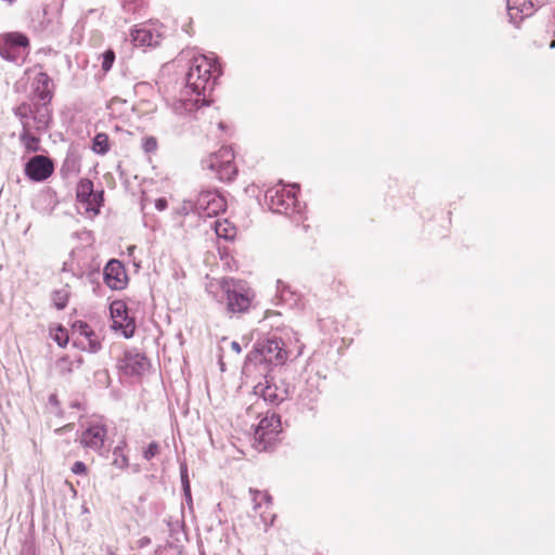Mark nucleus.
<instances>
[{
    "mask_svg": "<svg viewBox=\"0 0 555 555\" xmlns=\"http://www.w3.org/2000/svg\"><path fill=\"white\" fill-rule=\"evenodd\" d=\"M115 54L112 50L106 51L103 54L102 68L104 72H108L114 63Z\"/></svg>",
    "mask_w": 555,
    "mask_h": 555,
    "instance_id": "34",
    "label": "nucleus"
},
{
    "mask_svg": "<svg viewBox=\"0 0 555 555\" xmlns=\"http://www.w3.org/2000/svg\"><path fill=\"white\" fill-rule=\"evenodd\" d=\"M131 38L133 43L139 47H154L159 43V35L146 26L134 28Z\"/></svg>",
    "mask_w": 555,
    "mask_h": 555,
    "instance_id": "18",
    "label": "nucleus"
},
{
    "mask_svg": "<svg viewBox=\"0 0 555 555\" xmlns=\"http://www.w3.org/2000/svg\"><path fill=\"white\" fill-rule=\"evenodd\" d=\"M118 369L128 376H141L150 369L147 358L137 351H126L118 363Z\"/></svg>",
    "mask_w": 555,
    "mask_h": 555,
    "instance_id": "10",
    "label": "nucleus"
},
{
    "mask_svg": "<svg viewBox=\"0 0 555 555\" xmlns=\"http://www.w3.org/2000/svg\"><path fill=\"white\" fill-rule=\"evenodd\" d=\"M155 207L159 211L165 210L167 208V201H166V198H163V197L162 198H157L155 201Z\"/></svg>",
    "mask_w": 555,
    "mask_h": 555,
    "instance_id": "38",
    "label": "nucleus"
},
{
    "mask_svg": "<svg viewBox=\"0 0 555 555\" xmlns=\"http://www.w3.org/2000/svg\"><path fill=\"white\" fill-rule=\"evenodd\" d=\"M550 47H551L552 49H555V40H553V41L550 43Z\"/></svg>",
    "mask_w": 555,
    "mask_h": 555,
    "instance_id": "41",
    "label": "nucleus"
},
{
    "mask_svg": "<svg viewBox=\"0 0 555 555\" xmlns=\"http://www.w3.org/2000/svg\"><path fill=\"white\" fill-rule=\"evenodd\" d=\"M53 339L56 341V344L61 347L66 346L68 343V334L66 330L59 326L55 332L52 334Z\"/></svg>",
    "mask_w": 555,
    "mask_h": 555,
    "instance_id": "30",
    "label": "nucleus"
},
{
    "mask_svg": "<svg viewBox=\"0 0 555 555\" xmlns=\"http://www.w3.org/2000/svg\"><path fill=\"white\" fill-rule=\"evenodd\" d=\"M114 461H113V464L118 467V468H125L128 466V459L125 454H122V448L121 447H116L114 449Z\"/></svg>",
    "mask_w": 555,
    "mask_h": 555,
    "instance_id": "29",
    "label": "nucleus"
},
{
    "mask_svg": "<svg viewBox=\"0 0 555 555\" xmlns=\"http://www.w3.org/2000/svg\"><path fill=\"white\" fill-rule=\"evenodd\" d=\"M276 292H278L279 299L283 304H285L289 307L299 306L300 300H301L300 295L297 294L294 289H292V287L289 285L285 284L282 281H278Z\"/></svg>",
    "mask_w": 555,
    "mask_h": 555,
    "instance_id": "19",
    "label": "nucleus"
},
{
    "mask_svg": "<svg viewBox=\"0 0 555 555\" xmlns=\"http://www.w3.org/2000/svg\"><path fill=\"white\" fill-rule=\"evenodd\" d=\"M86 470H87V466L80 461L76 462L72 467V472L74 474H85Z\"/></svg>",
    "mask_w": 555,
    "mask_h": 555,
    "instance_id": "36",
    "label": "nucleus"
},
{
    "mask_svg": "<svg viewBox=\"0 0 555 555\" xmlns=\"http://www.w3.org/2000/svg\"><path fill=\"white\" fill-rule=\"evenodd\" d=\"M65 361H66L65 359H61V360L59 361V365H61V364H62V363H64Z\"/></svg>",
    "mask_w": 555,
    "mask_h": 555,
    "instance_id": "42",
    "label": "nucleus"
},
{
    "mask_svg": "<svg viewBox=\"0 0 555 555\" xmlns=\"http://www.w3.org/2000/svg\"><path fill=\"white\" fill-rule=\"evenodd\" d=\"M294 189L295 185L286 186L282 183L268 189L264 195L266 205L279 214L299 211Z\"/></svg>",
    "mask_w": 555,
    "mask_h": 555,
    "instance_id": "4",
    "label": "nucleus"
},
{
    "mask_svg": "<svg viewBox=\"0 0 555 555\" xmlns=\"http://www.w3.org/2000/svg\"><path fill=\"white\" fill-rule=\"evenodd\" d=\"M157 140L155 137H145L142 139V149L145 153H154L157 150Z\"/></svg>",
    "mask_w": 555,
    "mask_h": 555,
    "instance_id": "31",
    "label": "nucleus"
},
{
    "mask_svg": "<svg viewBox=\"0 0 555 555\" xmlns=\"http://www.w3.org/2000/svg\"><path fill=\"white\" fill-rule=\"evenodd\" d=\"M181 209L184 214L192 211L201 218H210L224 211L225 199L215 191H202L194 203L185 202Z\"/></svg>",
    "mask_w": 555,
    "mask_h": 555,
    "instance_id": "3",
    "label": "nucleus"
},
{
    "mask_svg": "<svg viewBox=\"0 0 555 555\" xmlns=\"http://www.w3.org/2000/svg\"><path fill=\"white\" fill-rule=\"evenodd\" d=\"M112 317V328L120 332L126 338L133 335L135 324L133 319L128 317L126 304L117 300L113 301L109 307Z\"/></svg>",
    "mask_w": 555,
    "mask_h": 555,
    "instance_id": "9",
    "label": "nucleus"
},
{
    "mask_svg": "<svg viewBox=\"0 0 555 555\" xmlns=\"http://www.w3.org/2000/svg\"><path fill=\"white\" fill-rule=\"evenodd\" d=\"M249 493L253 496L254 509H259L262 504L266 505V509H268L272 504V498L267 492H261L259 490L250 489Z\"/></svg>",
    "mask_w": 555,
    "mask_h": 555,
    "instance_id": "23",
    "label": "nucleus"
},
{
    "mask_svg": "<svg viewBox=\"0 0 555 555\" xmlns=\"http://www.w3.org/2000/svg\"><path fill=\"white\" fill-rule=\"evenodd\" d=\"M76 196L81 209L96 215L102 203V192L93 191V183L89 179H82L77 185Z\"/></svg>",
    "mask_w": 555,
    "mask_h": 555,
    "instance_id": "8",
    "label": "nucleus"
},
{
    "mask_svg": "<svg viewBox=\"0 0 555 555\" xmlns=\"http://www.w3.org/2000/svg\"><path fill=\"white\" fill-rule=\"evenodd\" d=\"M68 297H69V291H68L67 286L56 289L52 294L53 305L57 309H64L66 307Z\"/></svg>",
    "mask_w": 555,
    "mask_h": 555,
    "instance_id": "25",
    "label": "nucleus"
},
{
    "mask_svg": "<svg viewBox=\"0 0 555 555\" xmlns=\"http://www.w3.org/2000/svg\"><path fill=\"white\" fill-rule=\"evenodd\" d=\"M135 109L140 114H147L156 109V105L151 101H141L135 105Z\"/></svg>",
    "mask_w": 555,
    "mask_h": 555,
    "instance_id": "33",
    "label": "nucleus"
},
{
    "mask_svg": "<svg viewBox=\"0 0 555 555\" xmlns=\"http://www.w3.org/2000/svg\"><path fill=\"white\" fill-rule=\"evenodd\" d=\"M231 348L232 350H234L236 353H240L242 351L241 349V346L237 341H232L231 343Z\"/></svg>",
    "mask_w": 555,
    "mask_h": 555,
    "instance_id": "40",
    "label": "nucleus"
},
{
    "mask_svg": "<svg viewBox=\"0 0 555 555\" xmlns=\"http://www.w3.org/2000/svg\"><path fill=\"white\" fill-rule=\"evenodd\" d=\"M281 431V421L274 413L261 418L255 429V447L259 451H266L275 441Z\"/></svg>",
    "mask_w": 555,
    "mask_h": 555,
    "instance_id": "7",
    "label": "nucleus"
},
{
    "mask_svg": "<svg viewBox=\"0 0 555 555\" xmlns=\"http://www.w3.org/2000/svg\"><path fill=\"white\" fill-rule=\"evenodd\" d=\"M33 114L34 122H31L29 119H23V126H25L27 122L29 128L36 132H42L47 130L51 122V111L48 103L43 102L42 104L35 105L33 107Z\"/></svg>",
    "mask_w": 555,
    "mask_h": 555,
    "instance_id": "15",
    "label": "nucleus"
},
{
    "mask_svg": "<svg viewBox=\"0 0 555 555\" xmlns=\"http://www.w3.org/2000/svg\"><path fill=\"white\" fill-rule=\"evenodd\" d=\"M215 232H216L217 236L223 237L225 240H232L236 234L235 228L231 223H229L227 220L216 221L215 222Z\"/></svg>",
    "mask_w": 555,
    "mask_h": 555,
    "instance_id": "22",
    "label": "nucleus"
},
{
    "mask_svg": "<svg viewBox=\"0 0 555 555\" xmlns=\"http://www.w3.org/2000/svg\"><path fill=\"white\" fill-rule=\"evenodd\" d=\"M35 132L36 131L30 129L29 125L26 122L20 135L23 146L30 152H35L39 149V139L36 137Z\"/></svg>",
    "mask_w": 555,
    "mask_h": 555,
    "instance_id": "21",
    "label": "nucleus"
},
{
    "mask_svg": "<svg viewBox=\"0 0 555 555\" xmlns=\"http://www.w3.org/2000/svg\"><path fill=\"white\" fill-rule=\"evenodd\" d=\"M106 438V428L101 424H94L85 429L80 436L82 447L100 451Z\"/></svg>",
    "mask_w": 555,
    "mask_h": 555,
    "instance_id": "14",
    "label": "nucleus"
},
{
    "mask_svg": "<svg viewBox=\"0 0 555 555\" xmlns=\"http://www.w3.org/2000/svg\"><path fill=\"white\" fill-rule=\"evenodd\" d=\"M82 333L85 335L83 339L86 341H80V344L82 345L83 349H87L90 352H96L98 350H100L101 344H100L99 339L96 338L94 333L87 330V325L83 326Z\"/></svg>",
    "mask_w": 555,
    "mask_h": 555,
    "instance_id": "24",
    "label": "nucleus"
},
{
    "mask_svg": "<svg viewBox=\"0 0 555 555\" xmlns=\"http://www.w3.org/2000/svg\"><path fill=\"white\" fill-rule=\"evenodd\" d=\"M545 0H507V13L511 21L517 24L525 17L531 16L537 5L544 4Z\"/></svg>",
    "mask_w": 555,
    "mask_h": 555,
    "instance_id": "12",
    "label": "nucleus"
},
{
    "mask_svg": "<svg viewBox=\"0 0 555 555\" xmlns=\"http://www.w3.org/2000/svg\"><path fill=\"white\" fill-rule=\"evenodd\" d=\"M263 352H267L269 354V361H276L282 363L287 358V354L282 348L281 343L276 339L268 340L267 345L264 346Z\"/></svg>",
    "mask_w": 555,
    "mask_h": 555,
    "instance_id": "20",
    "label": "nucleus"
},
{
    "mask_svg": "<svg viewBox=\"0 0 555 555\" xmlns=\"http://www.w3.org/2000/svg\"><path fill=\"white\" fill-rule=\"evenodd\" d=\"M33 89L36 95L42 101L49 103L52 99V81L43 72H38L33 79Z\"/></svg>",
    "mask_w": 555,
    "mask_h": 555,
    "instance_id": "17",
    "label": "nucleus"
},
{
    "mask_svg": "<svg viewBox=\"0 0 555 555\" xmlns=\"http://www.w3.org/2000/svg\"><path fill=\"white\" fill-rule=\"evenodd\" d=\"M204 164L221 181H231L237 172L234 164V153L229 146H223L218 152L210 154L204 160Z\"/></svg>",
    "mask_w": 555,
    "mask_h": 555,
    "instance_id": "5",
    "label": "nucleus"
},
{
    "mask_svg": "<svg viewBox=\"0 0 555 555\" xmlns=\"http://www.w3.org/2000/svg\"><path fill=\"white\" fill-rule=\"evenodd\" d=\"M54 167L50 158L43 155L31 157L25 166V175L33 181H43L53 173Z\"/></svg>",
    "mask_w": 555,
    "mask_h": 555,
    "instance_id": "11",
    "label": "nucleus"
},
{
    "mask_svg": "<svg viewBox=\"0 0 555 555\" xmlns=\"http://www.w3.org/2000/svg\"><path fill=\"white\" fill-rule=\"evenodd\" d=\"M14 112H15V115L20 118L22 125H23V119H29L31 122H34V114H33L31 105L23 103V104L18 105Z\"/></svg>",
    "mask_w": 555,
    "mask_h": 555,
    "instance_id": "27",
    "label": "nucleus"
},
{
    "mask_svg": "<svg viewBox=\"0 0 555 555\" xmlns=\"http://www.w3.org/2000/svg\"><path fill=\"white\" fill-rule=\"evenodd\" d=\"M29 40L22 33H7L0 36V56L17 62L28 54Z\"/></svg>",
    "mask_w": 555,
    "mask_h": 555,
    "instance_id": "6",
    "label": "nucleus"
},
{
    "mask_svg": "<svg viewBox=\"0 0 555 555\" xmlns=\"http://www.w3.org/2000/svg\"><path fill=\"white\" fill-rule=\"evenodd\" d=\"M261 393L264 401L278 403L284 400V396L276 393L275 388L270 385L266 386V388L261 390Z\"/></svg>",
    "mask_w": 555,
    "mask_h": 555,
    "instance_id": "28",
    "label": "nucleus"
},
{
    "mask_svg": "<svg viewBox=\"0 0 555 555\" xmlns=\"http://www.w3.org/2000/svg\"><path fill=\"white\" fill-rule=\"evenodd\" d=\"M92 150L98 154H105L109 150L107 134L98 133L93 140Z\"/></svg>",
    "mask_w": 555,
    "mask_h": 555,
    "instance_id": "26",
    "label": "nucleus"
},
{
    "mask_svg": "<svg viewBox=\"0 0 555 555\" xmlns=\"http://www.w3.org/2000/svg\"><path fill=\"white\" fill-rule=\"evenodd\" d=\"M150 542H151V540L147 537H143L138 541V544L140 547H144V546L149 545Z\"/></svg>",
    "mask_w": 555,
    "mask_h": 555,
    "instance_id": "39",
    "label": "nucleus"
},
{
    "mask_svg": "<svg viewBox=\"0 0 555 555\" xmlns=\"http://www.w3.org/2000/svg\"><path fill=\"white\" fill-rule=\"evenodd\" d=\"M159 446L156 442H151L149 447L143 452V457L147 461L153 459L155 455L158 454Z\"/></svg>",
    "mask_w": 555,
    "mask_h": 555,
    "instance_id": "35",
    "label": "nucleus"
},
{
    "mask_svg": "<svg viewBox=\"0 0 555 555\" xmlns=\"http://www.w3.org/2000/svg\"><path fill=\"white\" fill-rule=\"evenodd\" d=\"M205 98L206 94L197 95L196 93H193L191 90H189V92H185L184 90L182 93V98L175 105V111L180 115L192 113L199 107V103H206Z\"/></svg>",
    "mask_w": 555,
    "mask_h": 555,
    "instance_id": "16",
    "label": "nucleus"
},
{
    "mask_svg": "<svg viewBox=\"0 0 555 555\" xmlns=\"http://www.w3.org/2000/svg\"><path fill=\"white\" fill-rule=\"evenodd\" d=\"M220 286L227 296L229 313H245L256 297L255 291L244 281L223 279Z\"/></svg>",
    "mask_w": 555,
    "mask_h": 555,
    "instance_id": "2",
    "label": "nucleus"
},
{
    "mask_svg": "<svg viewBox=\"0 0 555 555\" xmlns=\"http://www.w3.org/2000/svg\"><path fill=\"white\" fill-rule=\"evenodd\" d=\"M104 281L112 289H122L128 283V276L122 263L113 259L104 268Z\"/></svg>",
    "mask_w": 555,
    "mask_h": 555,
    "instance_id": "13",
    "label": "nucleus"
},
{
    "mask_svg": "<svg viewBox=\"0 0 555 555\" xmlns=\"http://www.w3.org/2000/svg\"><path fill=\"white\" fill-rule=\"evenodd\" d=\"M181 482H182V486H183V491H184V494L186 498H190L191 496V489H190V481H189V478H188V469H186V465H181Z\"/></svg>",
    "mask_w": 555,
    "mask_h": 555,
    "instance_id": "32",
    "label": "nucleus"
},
{
    "mask_svg": "<svg viewBox=\"0 0 555 555\" xmlns=\"http://www.w3.org/2000/svg\"><path fill=\"white\" fill-rule=\"evenodd\" d=\"M260 517L266 526V528H268L269 526H271L274 521V518L275 516L273 514H270V515H266V512H262L260 513Z\"/></svg>",
    "mask_w": 555,
    "mask_h": 555,
    "instance_id": "37",
    "label": "nucleus"
},
{
    "mask_svg": "<svg viewBox=\"0 0 555 555\" xmlns=\"http://www.w3.org/2000/svg\"><path fill=\"white\" fill-rule=\"evenodd\" d=\"M109 555H116V554H114V553H111Z\"/></svg>",
    "mask_w": 555,
    "mask_h": 555,
    "instance_id": "43",
    "label": "nucleus"
},
{
    "mask_svg": "<svg viewBox=\"0 0 555 555\" xmlns=\"http://www.w3.org/2000/svg\"><path fill=\"white\" fill-rule=\"evenodd\" d=\"M219 74V68L212 57L202 54L195 55L186 75L185 92L191 90L197 95H205L208 90L214 88Z\"/></svg>",
    "mask_w": 555,
    "mask_h": 555,
    "instance_id": "1",
    "label": "nucleus"
}]
</instances>
